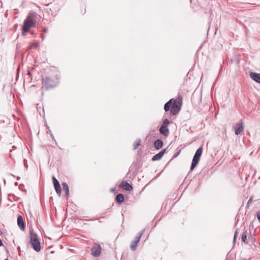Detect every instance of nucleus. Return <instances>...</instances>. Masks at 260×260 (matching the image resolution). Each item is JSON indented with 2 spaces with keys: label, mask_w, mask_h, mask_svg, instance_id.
<instances>
[{
  "label": "nucleus",
  "mask_w": 260,
  "mask_h": 260,
  "mask_svg": "<svg viewBox=\"0 0 260 260\" xmlns=\"http://www.w3.org/2000/svg\"><path fill=\"white\" fill-rule=\"evenodd\" d=\"M35 14L34 13H29L27 16L26 19L24 20L23 24L22 26V34L24 32H27L29 28L32 27L35 25Z\"/></svg>",
  "instance_id": "f257e3e1"
},
{
  "label": "nucleus",
  "mask_w": 260,
  "mask_h": 260,
  "mask_svg": "<svg viewBox=\"0 0 260 260\" xmlns=\"http://www.w3.org/2000/svg\"><path fill=\"white\" fill-rule=\"evenodd\" d=\"M29 238L30 242L32 246L33 249L37 252L41 250V244L38 238L37 234L34 233L33 229H29Z\"/></svg>",
  "instance_id": "f03ea898"
},
{
  "label": "nucleus",
  "mask_w": 260,
  "mask_h": 260,
  "mask_svg": "<svg viewBox=\"0 0 260 260\" xmlns=\"http://www.w3.org/2000/svg\"><path fill=\"white\" fill-rule=\"evenodd\" d=\"M56 84V81L49 77H46L42 79V88H45L46 90L54 87Z\"/></svg>",
  "instance_id": "7ed1b4c3"
},
{
  "label": "nucleus",
  "mask_w": 260,
  "mask_h": 260,
  "mask_svg": "<svg viewBox=\"0 0 260 260\" xmlns=\"http://www.w3.org/2000/svg\"><path fill=\"white\" fill-rule=\"evenodd\" d=\"M182 97H180V98H178V101L177 100H173V103L170 111V113L172 115H176L180 110V106L182 104Z\"/></svg>",
  "instance_id": "20e7f679"
},
{
  "label": "nucleus",
  "mask_w": 260,
  "mask_h": 260,
  "mask_svg": "<svg viewBox=\"0 0 260 260\" xmlns=\"http://www.w3.org/2000/svg\"><path fill=\"white\" fill-rule=\"evenodd\" d=\"M102 247L99 244L94 243L91 248V254L95 257H98L101 253Z\"/></svg>",
  "instance_id": "39448f33"
},
{
  "label": "nucleus",
  "mask_w": 260,
  "mask_h": 260,
  "mask_svg": "<svg viewBox=\"0 0 260 260\" xmlns=\"http://www.w3.org/2000/svg\"><path fill=\"white\" fill-rule=\"evenodd\" d=\"M144 232V230H142L138 235L136 237L135 240L132 243L131 245V249L132 251H135L137 249L138 243L140 240V238Z\"/></svg>",
  "instance_id": "423d86ee"
},
{
  "label": "nucleus",
  "mask_w": 260,
  "mask_h": 260,
  "mask_svg": "<svg viewBox=\"0 0 260 260\" xmlns=\"http://www.w3.org/2000/svg\"><path fill=\"white\" fill-rule=\"evenodd\" d=\"M52 181L57 194L60 196L61 190L59 182L54 176L52 177Z\"/></svg>",
  "instance_id": "0eeeda50"
},
{
  "label": "nucleus",
  "mask_w": 260,
  "mask_h": 260,
  "mask_svg": "<svg viewBox=\"0 0 260 260\" xmlns=\"http://www.w3.org/2000/svg\"><path fill=\"white\" fill-rule=\"evenodd\" d=\"M249 76L255 82L260 84V74L251 72L249 74Z\"/></svg>",
  "instance_id": "6e6552de"
},
{
  "label": "nucleus",
  "mask_w": 260,
  "mask_h": 260,
  "mask_svg": "<svg viewBox=\"0 0 260 260\" xmlns=\"http://www.w3.org/2000/svg\"><path fill=\"white\" fill-rule=\"evenodd\" d=\"M17 224L22 231H24L25 225L23 218L21 215H19L17 217Z\"/></svg>",
  "instance_id": "1a4fd4ad"
},
{
  "label": "nucleus",
  "mask_w": 260,
  "mask_h": 260,
  "mask_svg": "<svg viewBox=\"0 0 260 260\" xmlns=\"http://www.w3.org/2000/svg\"><path fill=\"white\" fill-rule=\"evenodd\" d=\"M120 187L123 189L127 191H131L133 189L132 186L126 181H123L120 184Z\"/></svg>",
  "instance_id": "9d476101"
},
{
  "label": "nucleus",
  "mask_w": 260,
  "mask_h": 260,
  "mask_svg": "<svg viewBox=\"0 0 260 260\" xmlns=\"http://www.w3.org/2000/svg\"><path fill=\"white\" fill-rule=\"evenodd\" d=\"M166 151V149H165L164 150L159 152L158 153L154 155L152 158V161H156V160H160L162 158V157L163 156L164 154L165 153Z\"/></svg>",
  "instance_id": "9b49d317"
},
{
  "label": "nucleus",
  "mask_w": 260,
  "mask_h": 260,
  "mask_svg": "<svg viewBox=\"0 0 260 260\" xmlns=\"http://www.w3.org/2000/svg\"><path fill=\"white\" fill-rule=\"evenodd\" d=\"M237 125L238 127H235V133L236 135H238L243 132L244 129V125L242 122L241 123H237Z\"/></svg>",
  "instance_id": "f8f14e48"
},
{
  "label": "nucleus",
  "mask_w": 260,
  "mask_h": 260,
  "mask_svg": "<svg viewBox=\"0 0 260 260\" xmlns=\"http://www.w3.org/2000/svg\"><path fill=\"white\" fill-rule=\"evenodd\" d=\"M200 160V158L199 157H196L194 155L193 156L191 165V167L190 168V170L191 171H192L194 169V168L196 167V166L199 163Z\"/></svg>",
  "instance_id": "ddd939ff"
},
{
  "label": "nucleus",
  "mask_w": 260,
  "mask_h": 260,
  "mask_svg": "<svg viewBox=\"0 0 260 260\" xmlns=\"http://www.w3.org/2000/svg\"><path fill=\"white\" fill-rule=\"evenodd\" d=\"M159 132L161 134L165 137H167L169 135V130L166 126H161L159 128Z\"/></svg>",
  "instance_id": "4468645a"
},
{
  "label": "nucleus",
  "mask_w": 260,
  "mask_h": 260,
  "mask_svg": "<svg viewBox=\"0 0 260 260\" xmlns=\"http://www.w3.org/2000/svg\"><path fill=\"white\" fill-rule=\"evenodd\" d=\"M154 146L156 150H159L162 148L163 146V142L160 139H157L154 142Z\"/></svg>",
  "instance_id": "2eb2a0df"
},
{
  "label": "nucleus",
  "mask_w": 260,
  "mask_h": 260,
  "mask_svg": "<svg viewBox=\"0 0 260 260\" xmlns=\"http://www.w3.org/2000/svg\"><path fill=\"white\" fill-rule=\"evenodd\" d=\"M62 187L63 190L65 192L66 195L67 197L69 196V188L68 185L66 182L62 183Z\"/></svg>",
  "instance_id": "dca6fc26"
},
{
  "label": "nucleus",
  "mask_w": 260,
  "mask_h": 260,
  "mask_svg": "<svg viewBox=\"0 0 260 260\" xmlns=\"http://www.w3.org/2000/svg\"><path fill=\"white\" fill-rule=\"evenodd\" d=\"M174 100L172 99H171L170 100H169L168 102H167L165 104V106H164V110L166 112H167L168 111L172 105L173 104H172V101H173Z\"/></svg>",
  "instance_id": "f3484780"
},
{
  "label": "nucleus",
  "mask_w": 260,
  "mask_h": 260,
  "mask_svg": "<svg viewBox=\"0 0 260 260\" xmlns=\"http://www.w3.org/2000/svg\"><path fill=\"white\" fill-rule=\"evenodd\" d=\"M116 202L118 203L121 204V203H123V201H124V197H123V196L122 194H121V193L118 194L116 196Z\"/></svg>",
  "instance_id": "a211bd4d"
},
{
  "label": "nucleus",
  "mask_w": 260,
  "mask_h": 260,
  "mask_svg": "<svg viewBox=\"0 0 260 260\" xmlns=\"http://www.w3.org/2000/svg\"><path fill=\"white\" fill-rule=\"evenodd\" d=\"M247 232H244L241 236V240L245 244L248 243V241L247 240Z\"/></svg>",
  "instance_id": "6ab92c4d"
},
{
  "label": "nucleus",
  "mask_w": 260,
  "mask_h": 260,
  "mask_svg": "<svg viewBox=\"0 0 260 260\" xmlns=\"http://www.w3.org/2000/svg\"><path fill=\"white\" fill-rule=\"evenodd\" d=\"M203 152V149L202 147L199 148L196 151L194 156L198 157H199L200 158L201 156L202 155Z\"/></svg>",
  "instance_id": "aec40b11"
},
{
  "label": "nucleus",
  "mask_w": 260,
  "mask_h": 260,
  "mask_svg": "<svg viewBox=\"0 0 260 260\" xmlns=\"http://www.w3.org/2000/svg\"><path fill=\"white\" fill-rule=\"evenodd\" d=\"M141 140L140 139H138L135 142L133 145L134 149H137L139 145H140Z\"/></svg>",
  "instance_id": "412c9836"
},
{
  "label": "nucleus",
  "mask_w": 260,
  "mask_h": 260,
  "mask_svg": "<svg viewBox=\"0 0 260 260\" xmlns=\"http://www.w3.org/2000/svg\"><path fill=\"white\" fill-rule=\"evenodd\" d=\"M169 123V120L168 119H165L163 121L162 126L167 127Z\"/></svg>",
  "instance_id": "4be33fe9"
},
{
  "label": "nucleus",
  "mask_w": 260,
  "mask_h": 260,
  "mask_svg": "<svg viewBox=\"0 0 260 260\" xmlns=\"http://www.w3.org/2000/svg\"><path fill=\"white\" fill-rule=\"evenodd\" d=\"M39 46V44L38 43H34L31 44V45L30 46L29 48H37Z\"/></svg>",
  "instance_id": "5701e85b"
},
{
  "label": "nucleus",
  "mask_w": 260,
  "mask_h": 260,
  "mask_svg": "<svg viewBox=\"0 0 260 260\" xmlns=\"http://www.w3.org/2000/svg\"><path fill=\"white\" fill-rule=\"evenodd\" d=\"M238 230H236L235 232V234H234V239H233V242L235 243V241H236V238L238 236Z\"/></svg>",
  "instance_id": "b1692460"
},
{
  "label": "nucleus",
  "mask_w": 260,
  "mask_h": 260,
  "mask_svg": "<svg viewBox=\"0 0 260 260\" xmlns=\"http://www.w3.org/2000/svg\"><path fill=\"white\" fill-rule=\"evenodd\" d=\"M226 260H235V257L232 255H228L226 258Z\"/></svg>",
  "instance_id": "393cba45"
},
{
  "label": "nucleus",
  "mask_w": 260,
  "mask_h": 260,
  "mask_svg": "<svg viewBox=\"0 0 260 260\" xmlns=\"http://www.w3.org/2000/svg\"><path fill=\"white\" fill-rule=\"evenodd\" d=\"M252 198L251 197V198L249 199V200H248V202H247V206H249V205L252 203Z\"/></svg>",
  "instance_id": "a878e982"
},
{
  "label": "nucleus",
  "mask_w": 260,
  "mask_h": 260,
  "mask_svg": "<svg viewBox=\"0 0 260 260\" xmlns=\"http://www.w3.org/2000/svg\"><path fill=\"white\" fill-rule=\"evenodd\" d=\"M257 217L259 221L260 222V212L257 213Z\"/></svg>",
  "instance_id": "bb28decb"
},
{
  "label": "nucleus",
  "mask_w": 260,
  "mask_h": 260,
  "mask_svg": "<svg viewBox=\"0 0 260 260\" xmlns=\"http://www.w3.org/2000/svg\"><path fill=\"white\" fill-rule=\"evenodd\" d=\"M44 38H45V35L43 34H41V38H42V40H43L44 39Z\"/></svg>",
  "instance_id": "cd10ccee"
},
{
  "label": "nucleus",
  "mask_w": 260,
  "mask_h": 260,
  "mask_svg": "<svg viewBox=\"0 0 260 260\" xmlns=\"http://www.w3.org/2000/svg\"><path fill=\"white\" fill-rule=\"evenodd\" d=\"M3 245V243L2 241V240L0 239V246H2Z\"/></svg>",
  "instance_id": "c85d7f7f"
},
{
  "label": "nucleus",
  "mask_w": 260,
  "mask_h": 260,
  "mask_svg": "<svg viewBox=\"0 0 260 260\" xmlns=\"http://www.w3.org/2000/svg\"><path fill=\"white\" fill-rule=\"evenodd\" d=\"M44 32H47V29L46 28H44Z\"/></svg>",
  "instance_id": "c756f323"
},
{
  "label": "nucleus",
  "mask_w": 260,
  "mask_h": 260,
  "mask_svg": "<svg viewBox=\"0 0 260 260\" xmlns=\"http://www.w3.org/2000/svg\"><path fill=\"white\" fill-rule=\"evenodd\" d=\"M28 75H29V76H31V73L30 72H28Z\"/></svg>",
  "instance_id": "7c9ffc66"
},
{
  "label": "nucleus",
  "mask_w": 260,
  "mask_h": 260,
  "mask_svg": "<svg viewBox=\"0 0 260 260\" xmlns=\"http://www.w3.org/2000/svg\"><path fill=\"white\" fill-rule=\"evenodd\" d=\"M0 234H2V232H0Z\"/></svg>",
  "instance_id": "2f4dec72"
},
{
  "label": "nucleus",
  "mask_w": 260,
  "mask_h": 260,
  "mask_svg": "<svg viewBox=\"0 0 260 260\" xmlns=\"http://www.w3.org/2000/svg\"><path fill=\"white\" fill-rule=\"evenodd\" d=\"M5 260H8V259L6 258V259H5Z\"/></svg>",
  "instance_id": "473e14b6"
},
{
  "label": "nucleus",
  "mask_w": 260,
  "mask_h": 260,
  "mask_svg": "<svg viewBox=\"0 0 260 260\" xmlns=\"http://www.w3.org/2000/svg\"><path fill=\"white\" fill-rule=\"evenodd\" d=\"M243 260H246V259H243Z\"/></svg>",
  "instance_id": "72a5a7b5"
}]
</instances>
